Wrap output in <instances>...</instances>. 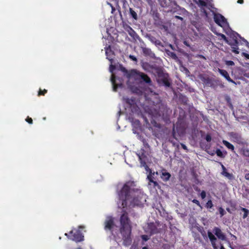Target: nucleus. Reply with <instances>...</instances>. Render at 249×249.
<instances>
[{
	"mask_svg": "<svg viewBox=\"0 0 249 249\" xmlns=\"http://www.w3.org/2000/svg\"><path fill=\"white\" fill-rule=\"evenodd\" d=\"M200 196L202 199H204L206 197V194L205 191H202L201 192Z\"/></svg>",
	"mask_w": 249,
	"mask_h": 249,
	"instance_id": "37998d69",
	"label": "nucleus"
},
{
	"mask_svg": "<svg viewBox=\"0 0 249 249\" xmlns=\"http://www.w3.org/2000/svg\"><path fill=\"white\" fill-rule=\"evenodd\" d=\"M242 55L245 56L247 59H249V54L246 53H243Z\"/></svg>",
	"mask_w": 249,
	"mask_h": 249,
	"instance_id": "de8ad7c7",
	"label": "nucleus"
},
{
	"mask_svg": "<svg viewBox=\"0 0 249 249\" xmlns=\"http://www.w3.org/2000/svg\"><path fill=\"white\" fill-rule=\"evenodd\" d=\"M148 230L150 231L151 235L158 233V229L154 223H150L148 225Z\"/></svg>",
	"mask_w": 249,
	"mask_h": 249,
	"instance_id": "f3484780",
	"label": "nucleus"
},
{
	"mask_svg": "<svg viewBox=\"0 0 249 249\" xmlns=\"http://www.w3.org/2000/svg\"><path fill=\"white\" fill-rule=\"evenodd\" d=\"M195 190L197 191H200V189H198L197 187H196V188H195Z\"/></svg>",
	"mask_w": 249,
	"mask_h": 249,
	"instance_id": "13d9d810",
	"label": "nucleus"
},
{
	"mask_svg": "<svg viewBox=\"0 0 249 249\" xmlns=\"http://www.w3.org/2000/svg\"><path fill=\"white\" fill-rule=\"evenodd\" d=\"M147 178L150 182H152L154 184V186H157L158 185L157 181H155L153 180V177L151 176L148 175L147 176Z\"/></svg>",
	"mask_w": 249,
	"mask_h": 249,
	"instance_id": "7c9ffc66",
	"label": "nucleus"
},
{
	"mask_svg": "<svg viewBox=\"0 0 249 249\" xmlns=\"http://www.w3.org/2000/svg\"><path fill=\"white\" fill-rule=\"evenodd\" d=\"M220 249H225L224 247V246L221 245V246H220Z\"/></svg>",
	"mask_w": 249,
	"mask_h": 249,
	"instance_id": "6e6d98bb",
	"label": "nucleus"
},
{
	"mask_svg": "<svg viewBox=\"0 0 249 249\" xmlns=\"http://www.w3.org/2000/svg\"><path fill=\"white\" fill-rule=\"evenodd\" d=\"M159 14L157 13L155 15V17L157 18H159Z\"/></svg>",
	"mask_w": 249,
	"mask_h": 249,
	"instance_id": "5fc2aeb1",
	"label": "nucleus"
},
{
	"mask_svg": "<svg viewBox=\"0 0 249 249\" xmlns=\"http://www.w3.org/2000/svg\"><path fill=\"white\" fill-rule=\"evenodd\" d=\"M175 18L177 19H180L181 20H183V18L180 16H176L175 17Z\"/></svg>",
	"mask_w": 249,
	"mask_h": 249,
	"instance_id": "864d4df0",
	"label": "nucleus"
},
{
	"mask_svg": "<svg viewBox=\"0 0 249 249\" xmlns=\"http://www.w3.org/2000/svg\"><path fill=\"white\" fill-rule=\"evenodd\" d=\"M181 146L182 148L183 149H184V150H188V149H187V146H186L184 144H183V143H181Z\"/></svg>",
	"mask_w": 249,
	"mask_h": 249,
	"instance_id": "09e8293b",
	"label": "nucleus"
},
{
	"mask_svg": "<svg viewBox=\"0 0 249 249\" xmlns=\"http://www.w3.org/2000/svg\"><path fill=\"white\" fill-rule=\"evenodd\" d=\"M47 92V90L44 89L43 90H42L41 89H39L38 92V95L41 96V95H44Z\"/></svg>",
	"mask_w": 249,
	"mask_h": 249,
	"instance_id": "2f4dec72",
	"label": "nucleus"
},
{
	"mask_svg": "<svg viewBox=\"0 0 249 249\" xmlns=\"http://www.w3.org/2000/svg\"><path fill=\"white\" fill-rule=\"evenodd\" d=\"M237 3L239 4H243L244 3V0H238Z\"/></svg>",
	"mask_w": 249,
	"mask_h": 249,
	"instance_id": "603ef678",
	"label": "nucleus"
},
{
	"mask_svg": "<svg viewBox=\"0 0 249 249\" xmlns=\"http://www.w3.org/2000/svg\"><path fill=\"white\" fill-rule=\"evenodd\" d=\"M205 140L208 142H211V141L212 140L211 136L210 134H207L206 137H205Z\"/></svg>",
	"mask_w": 249,
	"mask_h": 249,
	"instance_id": "58836bf2",
	"label": "nucleus"
},
{
	"mask_svg": "<svg viewBox=\"0 0 249 249\" xmlns=\"http://www.w3.org/2000/svg\"><path fill=\"white\" fill-rule=\"evenodd\" d=\"M222 37H223L225 39H226V36H225V35H222Z\"/></svg>",
	"mask_w": 249,
	"mask_h": 249,
	"instance_id": "4d7b16f0",
	"label": "nucleus"
},
{
	"mask_svg": "<svg viewBox=\"0 0 249 249\" xmlns=\"http://www.w3.org/2000/svg\"><path fill=\"white\" fill-rule=\"evenodd\" d=\"M170 55L174 59L177 58L176 54L174 52H170Z\"/></svg>",
	"mask_w": 249,
	"mask_h": 249,
	"instance_id": "49530a36",
	"label": "nucleus"
},
{
	"mask_svg": "<svg viewBox=\"0 0 249 249\" xmlns=\"http://www.w3.org/2000/svg\"><path fill=\"white\" fill-rule=\"evenodd\" d=\"M245 178L246 179L249 180V173H247L245 174Z\"/></svg>",
	"mask_w": 249,
	"mask_h": 249,
	"instance_id": "3c124183",
	"label": "nucleus"
},
{
	"mask_svg": "<svg viewBox=\"0 0 249 249\" xmlns=\"http://www.w3.org/2000/svg\"><path fill=\"white\" fill-rule=\"evenodd\" d=\"M161 177L164 181H167L170 178L171 175L168 172H164L162 173Z\"/></svg>",
	"mask_w": 249,
	"mask_h": 249,
	"instance_id": "393cba45",
	"label": "nucleus"
},
{
	"mask_svg": "<svg viewBox=\"0 0 249 249\" xmlns=\"http://www.w3.org/2000/svg\"><path fill=\"white\" fill-rule=\"evenodd\" d=\"M26 121L30 124H33V120L31 118L28 116L26 119Z\"/></svg>",
	"mask_w": 249,
	"mask_h": 249,
	"instance_id": "79ce46f5",
	"label": "nucleus"
},
{
	"mask_svg": "<svg viewBox=\"0 0 249 249\" xmlns=\"http://www.w3.org/2000/svg\"><path fill=\"white\" fill-rule=\"evenodd\" d=\"M134 186L133 181H127L118 193L119 199L122 201L123 209L126 208L128 204L132 207L142 205L141 201L142 195L139 190L132 188Z\"/></svg>",
	"mask_w": 249,
	"mask_h": 249,
	"instance_id": "f257e3e1",
	"label": "nucleus"
},
{
	"mask_svg": "<svg viewBox=\"0 0 249 249\" xmlns=\"http://www.w3.org/2000/svg\"><path fill=\"white\" fill-rule=\"evenodd\" d=\"M69 233L72 235V239L75 241L80 242L84 239V236L79 230L71 231Z\"/></svg>",
	"mask_w": 249,
	"mask_h": 249,
	"instance_id": "f8f14e48",
	"label": "nucleus"
},
{
	"mask_svg": "<svg viewBox=\"0 0 249 249\" xmlns=\"http://www.w3.org/2000/svg\"><path fill=\"white\" fill-rule=\"evenodd\" d=\"M222 167L223 171H222L221 174L225 177L228 178L229 179H231L232 177V175L231 174L229 173V172H228L227 171L226 168L225 167V166L223 165H222Z\"/></svg>",
	"mask_w": 249,
	"mask_h": 249,
	"instance_id": "412c9836",
	"label": "nucleus"
},
{
	"mask_svg": "<svg viewBox=\"0 0 249 249\" xmlns=\"http://www.w3.org/2000/svg\"><path fill=\"white\" fill-rule=\"evenodd\" d=\"M208 236L211 241L213 249H217V247L216 244L217 239L215 236L209 231H208Z\"/></svg>",
	"mask_w": 249,
	"mask_h": 249,
	"instance_id": "2eb2a0df",
	"label": "nucleus"
},
{
	"mask_svg": "<svg viewBox=\"0 0 249 249\" xmlns=\"http://www.w3.org/2000/svg\"><path fill=\"white\" fill-rule=\"evenodd\" d=\"M129 58L131 59L132 60L134 61H136L137 62V58L134 56V55H130L129 56Z\"/></svg>",
	"mask_w": 249,
	"mask_h": 249,
	"instance_id": "a18cd8bd",
	"label": "nucleus"
},
{
	"mask_svg": "<svg viewBox=\"0 0 249 249\" xmlns=\"http://www.w3.org/2000/svg\"><path fill=\"white\" fill-rule=\"evenodd\" d=\"M215 153L217 155V156L219 157L222 158L225 157V155H224V154H223V152L219 149H217L216 150Z\"/></svg>",
	"mask_w": 249,
	"mask_h": 249,
	"instance_id": "c756f323",
	"label": "nucleus"
},
{
	"mask_svg": "<svg viewBox=\"0 0 249 249\" xmlns=\"http://www.w3.org/2000/svg\"><path fill=\"white\" fill-rule=\"evenodd\" d=\"M198 3L200 5L202 6H206L207 5L206 2L203 0H198Z\"/></svg>",
	"mask_w": 249,
	"mask_h": 249,
	"instance_id": "c9c22d12",
	"label": "nucleus"
},
{
	"mask_svg": "<svg viewBox=\"0 0 249 249\" xmlns=\"http://www.w3.org/2000/svg\"><path fill=\"white\" fill-rule=\"evenodd\" d=\"M111 81L113 85V90L114 91H116L118 88V85L116 84L115 76L113 74H112L111 77Z\"/></svg>",
	"mask_w": 249,
	"mask_h": 249,
	"instance_id": "b1692460",
	"label": "nucleus"
},
{
	"mask_svg": "<svg viewBox=\"0 0 249 249\" xmlns=\"http://www.w3.org/2000/svg\"><path fill=\"white\" fill-rule=\"evenodd\" d=\"M214 22L221 27H226L228 25L226 18L219 13H214L213 16Z\"/></svg>",
	"mask_w": 249,
	"mask_h": 249,
	"instance_id": "0eeeda50",
	"label": "nucleus"
},
{
	"mask_svg": "<svg viewBox=\"0 0 249 249\" xmlns=\"http://www.w3.org/2000/svg\"><path fill=\"white\" fill-rule=\"evenodd\" d=\"M206 207L207 208H212L213 207V204L212 200H209L208 201V202L206 203Z\"/></svg>",
	"mask_w": 249,
	"mask_h": 249,
	"instance_id": "72a5a7b5",
	"label": "nucleus"
},
{
	"mask_svg": "<svg viewBox=\"0 0 249 249\" xmlns=\"http://www.w3.org/2000/svg\"><path fill=\"white\" fill-rule=\"evenodd\" d=\"M129 120L132 124V125L133 127V131L134 130V128L136 129H138L141 128V124L139 120L130 117H129Z\"/></svg>",
	"mask_w": 249,
	"mask_h": 249,
	"instance_id": "4468645a",
	"label": "nucleus"
},
{
	"mask_svg": "<svg viewBox=\"0 0 249 249\" xmlns=\"http://www.w3.org/2000/svg\"><path fill=\"white\" fill-rule=\"evenodd\" d=\"M241 210L244 212V214L242 217L243 219H245L248 216L249 214V211L247 209L245 208H241Z\"/></svg>",
	"mask_w": 249,
	"mask_h": 249,
	"instance_id": "c85d7f7f",
	"label": "nucleus"
},
{
	"mask_svg": "<svg viewBox=\"0 0 249 249\" xmlns=\"http://www.w3.org/2000/svg\"><path fill=\"white\" fill-rule=\"evenodd\" d=\"M243 154L244 156L249 158V149H244Z\"/></svg>",
	"mask_w": 249,
	"mask_h": 249,
	"instance_id": "473e14b6",
	"label": "nucleus"
},
{
	"mask_svg": "<svg viewBox=\"0 0 249 249\" xmlns=\"http://www.w3.org/2000/svg\"><path fill=\"white\" fill-rule=\"evenodd\" d=\"M125 102L129 105L130 107H133L136 105V99L134 97L126 99Z\"/></svg>",
	"mask_w": 249,
	"mask_h": 249,
	"instance_id": "aec40b11",
	"label": "nucleus"
},
{
	"mask_svg": "<svg viewBox=\"0 0 249 249\" xmlns=\"http://www.w3.org/2000/svg\"><path fill=\"white\" fill-rule=\"evenodd\" d=\"M222 142H223V143L224 144V145L225 146H226L227 148H228L229 149L231 150V151H232L233 152H235V151H234V146L232 144H231L229 142H228V141H227L226 140H223Z\"/></svg>",
	"mask_w": 249,
	"mask_h": 249,
	"instance_id": "5701e85b",
	"label": "nucleus"
},
{
	"mask_svg": "<svg viewBox=\"0 0 249 249\" xmlns=\"http://www.w3.org/2000/svg\"><path fill=\"white\" fill-rule=\"evenodd\" d=\"M148 39L156 46H162L161 41L157 39L155 36L151 35H147Z\"/></svg>",
	"mask_w": 249,
	"mask_h": 249,
	"instance_id": "6ab92c4d",
	"label": "nucleus"
},
{
	"mask_svg": "<svg viewBox=\"0 0 249 249\" xmlns=\"http://www.w3.org/2000/svg\"><path fill=\"white\" fill-rule=\"evenodd\" d=\"M142 239L144 241H147L149 239V237L147 235H142L141 236Z\"/></svg>",
	"mask_w": 249,
	"mask_h": 249,
	"instance_id": "ea45409f",
	"label": "nucleus"
},
{
	"mask_svg": "<svg viewBox=\"0 0 249 249\" xmlns=\"http://www.w3.org/2000/svg\"><path fill=\"white\" fill-rule=\"evenodd\" d=\"M170 47H171V48H173L172 45H170Z\"/></svg>",
	"mask_w": 249,
	"mask_h": 249,
	"instance_id": "0e129e2a",
	"label": "nucleus"
},
{
	"mask_svg": "<svg viewBox=\"0 0 249 249\" xmlns=\"http://www.w3.org/2000/svg\"><path fill=\"white\" fill-rule=\"evenodd\" d=\"M194 203L196 204V205H197L198 207H201V205L200 204V202L198 200H197V199H194L193 200H192V201Z\"/></svg>",
	"mask_w": 249,
	"mask_h": 249,
	"instance_id": "4c0bfd02",
	"label": "nucleus"
},
{
	"mask_svg": "<svg viewBox=\"0 0 249 249\" xmlns=\"http://www.w3.org/2000/svg\"><path fill=\"white\" fill-rule=\"evenodd\" d=\"M229 136L232 141L239 144H244L245 142L241 135L237 133L231 132L229 133Z\"/></svg>",
	"mask_w": 249,
	"mask_h": 249,
	"instance_id": "9b49d317",
	"label": "nucleus"
},
{
	"mask_svg": "<svg viewBox=\"0 0 249 249\" xmlns=\"http://www.w3.org/2000/svg\"><path fill=\"white\" fill-rule=\"evenodd\" d=\"M123 212L124 213L121 215L120 219L121 225L120 231L123 237L124 245L127 246L132 243L131 237L132 227L127 213L125 211H123Z\"/></svg>",
	"mask_w": 249,
	"mask_h": 249,
	"instance_id": "f03ea898",
	"label": "nucleus"
},
{
	"mask_svg": "<svg viewBox=\"0 0 249 249\" xmlns=\"http://www.w3.org/2000/svg\"><path fill=\"white\" fill-rule=\"evenodd\" d=\"M232 236L233 238H236V236H235V235H232Z\"/></svg>",
	"mask_w": 249,
	"mask_h": 249,
	"instance_id": "680f3d73",
	"label": "nucleus"
},
{
	"mask_svg": "<svg viewBox=\"0 0 249 249\" xmlns=\"http://www.w3.org/2000/svg\"><path fill=\"white\" fill-rule=\"evenodd\" d=\"M106 51V54L107 56V58L109 59L108 57L111 54H113V52L111 49V47L110 45H108L107 47H106L105 48Z\"/></svg>",
	"mask_w": 249,
	"mask_h": 249,
	"instance_id": "bb28decb",
	"label": "nucleus"
},
{
	"mask_svg": "<svg viewBox=\"0 0 249 249\" xmlns=\"http://www.w3.org/2000/svg\"><path fill=\"white\" fill-rule=\"evenodd\" d=\"M218 71L229 82L235 83V82L231 78L228 72L225 70L218 69Z\"/></svg>",
	"mask_w": 249,
	"mask_h": 249,
	"instance_id": "dca6fc26",
	"label": "nucleus"
},
{
	"mask_svg": "<svg viewBox=\"0 0 249 249\" xmlns=\"http://www.w3.org/2000/svg\"><path fill=\"white\" fill-rule=\"evenodd\" d=\"M142 249H148V248L146 247H144L142 248Z\"/></svg>",
	"mask_w": 249,
	"mask_h": 249,
	"instance_id": "bf43d9fd",
	"label": "nucleus"
},
{
	"mask_svg": "<svg viewBox=\"0 0 249 249\" xmlns=\"http://www.w3.org/2000/svg\"><path fill=\"white\" fill-rule=\"evenodd\" d=\"M200 56H201V57H204V56H203V55H200Z\"/></svg>",
	"mask_w": 249,
	"mask_h": 249,
	"instance_id": "69168bd1",
	"label": "nucleus"
},
{
	"mask_svg": "<svg viewBox=\"0 0 249 249\" xmlns=\"http://www.w3.org/2000/svg\"><path fill=\"white\" fill-rule=\"evenodd\" d=\"M218 211L221 215V216H222L225 214V211L222 207H219L218 209Z\"/></svg>",
	"mask_w": 249,
	"mask_h": 249,
	"instance_id": "f704fd0d",
	"label": "nucleus"
},
{
	"mask_svg": "<svg viewBox=\"0 0 249 249\" xmlns=\"http://www.w3.org/2000/svg\"><path fill=\"white\" fill-rule=\"evenodd\" d=\"M179 102L184 105H187L188 99L186 96L182 94L180 95L179 96Z\"/></svg>",
	"mask_w": 249,
	"mask_h": 249,
	"instance_id": "4be33fe9",
	"label": "nucleus"
},
{
	"mask_svg": "<svg viewBox=\"0 0 249 249\" xmlns=\"http://www.w3.org/2000/svg\"><path fill=\"white\" fill-rule=\"evenodd\" d=\"M213 231L218 239L222 241L226 240L225 234L222 231L220 228L214 227L213 229Z\"/></svg>",
	"mask_w": 249,
	"mask_h": 249,
	"instance_id": "ddd939ff",
	"label": "nucleus"
},
{
	"mask_svg": "<svg viewBox=\"0 0 249 249\" xmlns=\"http://www.w3.org/2000/svg\"><path fill=\"white\" fill-rule=\"evenodd\" d=\"M201 80L206 86L210 87L213 89H216L221 83L220 80L215 79L208 76L203 77L201 78Z\"/></svg>",
	"mask_w": 249,
	"mask_h": 249,
	"instance_id": "423d86ee",
	"label": "nucleus"
},
{
	"mask_svg": "<svg viewBox=\"0 0 249 249\" xmlns=\"http://www.w3.org/2000/svg\"><path fill=\"white\" fill-rule=\"evenodd\" d=\"M226 101L227 102V103L229 104V106L230 107H232V104L231 103V98L229 96H226L225 98Z\"/></svg>",
	"mask_w": 249,
	"mask_h": 249,
	"instance_id": "e433bc0d",
	"label": "nucleus"
},
{
	"mask_svg": "<svg viewBox=\"0 0 249 249\" xmlns=\"http://www.w3.org/2000/svg\"><path fill=\"white\" fill-rule=\"evenodd\" d=\"M136 76L137 79L141 80L149 85H152V82L151 78L145 73L136 70H132L128 73L127 77Z\"/></svg>",
	"mask_w": 249,
	"mask_h": 249,
	"instance_id": "20e7f679",
	"label": "nucleus"
},
{
	"mask_svg": "<svg viewBox=\"0 0 249 249\" xmlns=\"http://www.w3.org/2000/svg\"><path fill=\"white\" fill-rule=\"evenodd\" d=\"M129 13L131 16L135 20L138 19L137 14L134 11L132 8H129Z\"/></svg>",
	"mask_w": 249,
	"mask_h": 249,
	"instance_id": "cd10ccee",
	"label": "nucleus"
},
{
	"mask_svg": "<svg viewBox=\"0 0 249 249\" xmlns=\"http://www.w3.org/2000/svg\"><path fill=\"white\" fill-rule=\"evenodd\" d=\"M226 63L229 66H233L234 65V63L231 60L227 61Z\"/></svg>",
	"mask_w": 249,
	"mask_h": 249,
	"instance_id": "c03bdc74",
	"label": "nucleus"
},
{
	"mask_svg": "<svg viewBox=\"0 0 249 249\" xmlns=\"http://www.w3.org/2000/svg\"><path fill=\"white\" fill-rule=\"evenodd\" d=\"M136 154L139 157V159L141 163V166L142 167H144L145 168H147L148 166L146 164L147 157L145 154V151L143 148H142L136 153Z\"/></svg>",
	"mask_w": 249,
	"mask_h": 249,
	"instance_id": "6e6552de",
	"label": "nucleus"
},
{
	"mask_svg": "<svg viewBox=\"0 0 249 249\" xmlns=\"http://www.w3.org/2000/svg\"><path fill=\"white\" fill-rule=\"evenodd\" d=\"M185 128L183 123L178 121L176 124L173 125L172 135L174 138L177 139V136H181L185 133Z\"/></svg>",
	"mask_w": 249,
	"mask_h": 249,
	"instance_id": "39448f33",
	"label": "nucleus"
},
{
	"mask_svg": "<svg viewBox=\"0 0 249 249\" xmlns=\"http://www.w3.org/2000/svg\"><path fill=\"white\" fill-rule=\"evenodd\" d=\"M142 53L145 56H149L151 58L155 57V53L149 48H142Z\"/></svg>",
	"mask_w": 249,
	"mask_h": 249,
	"instance_id": "a211bd4d",
	"label": "nucleus"
},
{
	"mask_svg": "<svg viewBox=\"0 0 249 249\" xmlns=\"http://www.w3.org/2000/svg\"><path fill=\"white\" fill-rule=\"evenodd\" d=\"M115 66H113V65H110V71H111V72H112V71H113V70L115 69Z\"/></svg>",
	"mask_w": 249,
	"mask_h": 249,
	"instance_id": "8fccbe9b",
	"label": "nucleus"
},
{
	"mask_svg": "<svg viewBox=\"0 0 249 249\" xmlns=\"http://www.w3.org/2000/svg\"><path fill=\"white\" fill-rule=\"evenodd\" d=\"M184 44H186V45H188L186 41H184Z\"/></svg>",
	"mask_w": 249,
	"mask_h": 249,
	"instance_id": "e2e57ef3",
	"label": "nucleus"
},
{
	"mask_svg": "<svg viewBox=\"0 0 249 249\" xmlns=\"http://www.w3.org/2000/svg\"><path fill=\"white\" fill-rule=\"evenodd\" d=\"M124 71L127 72V70L125 68H124Z\"/></svg>",
	"mask_w": 249,
	"mask_h": 249,
	"instance_id": "052dcab7",
	"label": "nucleus"
},
{
	"mask_svg": "<svg viewBox=\"0 0 249 249\" xmlns=\"http://www.w3.org/2000/svg\"><path fill=\"white\" fill-rule=\"evenodd\" d=\"M236 35H237V36H239V37L240 38L243 42H244L246 43H247L248 46L249 47V43L245 39H244V38L241 37L238 34L236 33Z\"/></svg>",
	"mask_w": 249,
	"mask_h": 249,
	"instance_id": "a19ab883",
	"label": "nucleus"
},
{
	"mask_svg": "<svg viewBox=\"0 0 249 249\" xmlns=\"http://www.w3.org/2000/svg\"><path fill=\"white\" fill-rule=\"evenodd\" d=\"M139 140L142 142L143 146L145 148H149L150 146L147 142V140L142 136H140L139 138Z\"/></svg>",
	"mask_w": 249,
	"mask_h": 249,
	"instance_id": "a878e982",
	"label": "nucleus"
},
{
	"mask_svg": "<svg viewBox=\"0 0 249 249\" xmlns=\"http://www.w3.org/2000/svg\"><path fill=\"white\" fill-rule=\"evenodd\" d=\"M236 33H235V35H233V37L231 39H230L229 41H228L229 44L231 46V48L232 49V51L236 53H239L238 51V38L237 37L238 36H237Z\"/></svg>",
	"mask_w": 249,
	"mask_h": 249,
	"instance_id": "1a4fd4ad",
	"label": "nucleus"
},
{
	"mask_svg": "<svg viewBox=\"0 0 249 249\" xmlns=\"http://www.w3.org/2000/svg\"><path fill=\"white\" fill-rule=\"evenodd\" d=\"M104 225V228L105 230H108L112 232L113 229L115 226L114 218L111 216H107L105 221Z\"/></svg>",
	"mask_w": 249,
	"mask_h": 249,
	"instance_id": "9d476101",
	"label": "nucleus"
},
{
	"mask_svg": "<svg viewBox=\"0 0 249 249\" xmlns=\"http://www.w3.org/2000/svg\"><path fill=\"white\" fill-rule=\"evenodd\" d=\"M157 73V81L160 86L170 88L171 87L172 80L169 77L168 73L165 72L160 68H157L156 69Z\"/></svg>",
	"mask_w": 249,
	"mask_h": 249,
	"instance_id": "7ed1b4c3",
	"label": "nucleus"
}]
</instances>
